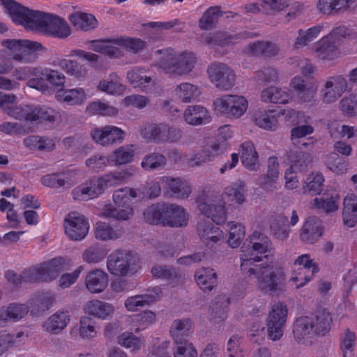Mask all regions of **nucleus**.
Segmentation results:
<instances>
[{"label": "nucleus", "mask_w": 357, "mask_h": 357, "mask_svg": "<svg viewBox=\"0 0 357 357\" xmlns=\"http://www.w3.org/2000/svg\"><path fill=\"white\" fill-rule=\"evenodd\" d=\"M271 248L270 239L265 234L255 231L243 243L240 254L241 271L248 277L254 276L257 289L268 294L281 292L285 282V274L280 266L272 261L256 264Z\"/></svg>", "instance_id": "1"}, {"label": "nucleus", "mask_w": 357, "mask_h": 357, "mask_svg": "<svg viewBox=\"0 0 357 357\" xmlns=\"http://www.w3.org/2000/svg\"><path fill=\"white\" fill-rule=\"evenodd\" d=\"M160 55L157 66L172 77L184 76L190 73L197 63L195 55L190 52H176L173 49L158 50Z\"/></svg>", "instance_id": "2"}, {"label": "nucleus", "mask_w": 357, "mask_h": 357, "mask_svg": "<svg viewBox=\"0 0 357 357\" xmlns=\"http://www.w3.org/2000/svg\"><path fill=\"white\" fill-rule=\"evenodd\" d=\"M132 176L128 171L115 174H107L98 178H93L89 182L77 186L72 191L75 199L87 200L97 197L109 187L120 184L124 180Z\"/></svg>", "instance_id": "3"}, {"label": "nucleus", "mask_w": 357, "mask_h": 357, "mask_svg": "<svg viewBox=\"0 0 357 357\" xmlns=\"http://www.w3.org/2000/svg\"><path fill=\"white\" fill-rule=\"evenodd\" d=\"M138 195L137 190L128 187L115 190L112 195L114 205H105L102 208L100 216L117 221L130 220L134 215L131 198H137Z\"/></svg>", "instance_id": "4"}, {"label": "nucleus", "mask_w": 357, "mask_h": 357, "mask_svg": "<svg viewBox=\"0 0 357 357\" xmlns=\"http://www.w3.org/2000/svg\"><path fill=\"white\" fill-rule=\"evenodd\" d=\"M0 3L4 6L15 23L26 29L43 31L50 14L30 10L13 0H0Z\"/></svg>", "instance_id": "5"}, {"label": "nucleus", "mask_w": 357, "mask_h": 357, "mask_svg": "<svg viewBox=\"0 0 357 357\" xmlns=\"http://www.w3.org/2000/svg\"><path fill=\"white\" fill-rule=\"evenodd\" d=\"M140 135L147 142L155 144L176 143L183 137V131L178 127L166 123H148L141 127Z\"/></svg>", "instance_id": "6"}, {"label": "nucleus", "mask_w": 357, "mask_h": 357, "mask_svg": "<svg viewBox=\"0 0 357 357\" xmlns=\"http://www.w3.org/2000/svg\"><path fill=\"white\" fill-rule=\"evenodd\" d=\"M67 266L66 259L55 257L27 268L25 277L33 282H49L55 280Z\"/></svg>", "instance_id": "7"}, {"label": "nucleus", "mask_w": 357, "mask_h": 357, "mask_svg": "<svg viewBox=\"0 0 357 357\" xmlns=\"http://www.w3.org/2000/svg\"><path fill=\"white\" fill-rule=\"evenodd\" d=\"M10 114L17 120L40 123H52L59 117V113L50 107L33 105H18Z\"/></svg>", "instance_id": "8"}, {"label": "nucleus", "mask_w": 357, "mask_h": 357, "mask_svg": "<svg viewBox=\"0 0 357 357\" xmlns=\"http://www.w3.org/2000/svg\"><path fill=\"white\" fill-rule=\"evenodd\" d=\"M219 200L218 195L206 191L199 192L196 198L200 213L218 225L224 223L227 215L225 206L219 204Z\"/></svg>", "instance_id": "9"}, {"label": "nucleus", "mask_w": 357, "mask_h": 357, "mask_svg": "<svg viewBox=\"0 0 357 357\" xmlns=\"http://www.w3.org/2000/svg\"><path fill=\"white\" fill-rule=\"evenodd\" d=\"M1 45L10 50L13 59L22 63H29L36 58V51L43 49L40 43L28 40L7 39Z\"/></svg>", "instance_id": "10"}, {"label": "nucleus", "mask_w": 357, "mask_h": 357, "mask_svg": "<svg viewBox=\"0 0 357 357\" xmlns=\"http://www.w3.org/2000/svg\"><path fill=\"white\" fill-rule=\"evenodd\" d=\"M248 102L244 96L226 94L213 101L214 109L229 117L238 119L245 114Z\"/></svg>", "instance_id": "11"}, {"label": "nucleus", "mask_w": 357, "mask_h": 357, "mask_svg": "<svg viewBox=\"0 0 357 357\" xmlns=\"http://www.w3.org/2000/svg\"><path fill=\"white\" fill-rule=\"evenodd\" d=\"M107 268L114 275L132 274L137 269V259L130 252L117 250L107 257Z\"/></svg>", "instance_id": "12"}, {"label": "nucleus", "mask_w": 357, "mask_h": 357, "mask_svg": "<svg viewBox=\"0 0 357 357\" xmlns=\"http://www.w3.org/2000/svg\"><path fill=\"white\" fill-rule=\"evenodd\" d=\"M206 72L210 82L220 91H228L235 84L234 71L224 63H211L208 66Z\"/></svg>", "instance_id": "13"}, {"label": "nucleus", "mask_w": 357, "mask_h": 357, "mask_svg": "<svg viewBox=\"0 0 357 357\" xmlns=\"http://www.w3.org/2000/svg\"><path fill=\"white\" fill-rule=\"evenodd\" d=\"M288 308L284 303L275 304L267 319V333L273 341L280 340L287 322Z\"/></svg>", "instance_id": "14"}, {"label": "nucleus", "mask_w": 357, "mask_h": 357, "mask_svg": "<svg viewBox=\"0 0 357 357\" xmlns=\"http://www.w3.org/2000/svg\"><path fill=\"white\" fill-rule=\"evenodd\" d=\"M63 227L65 234L70 239L81 241L87 235L89 224L84 215L73 211L65 218Z\"/></svg>", "instance_id": "15"}, {"label": "nucleus", "mask_w": 357, "mask_h": 357, "mask_svg": "<svg viewBox=\"0 0 357 357\" xmlns=\"http://www.w3.org/2000/svg\"><path fill=\"white\" fill-rule=\"evenodd\" d=\"M347 88V82L342 75H334L327 77L320 90V98L325 104H331L337 101Z\"/></svg>", "instance_id": "16"}, {"label": "nucleus", "mask_w": 357, "mask_h": 357, "mask_svg": "<svg viewBox=\"0 0 357 357\" xmlns=\"http://www.w3.org/2000/svg\"><path fill=\"white\" fill-rule=\"evenodd\" d=\"M164 188V195L168 197L186 199L192 193L190 184L183 178L163 176L160 178Z\"/></svg>", "instance_id": "17"}, {"label": "nucleus", "mask_w": 357, "mask_h": 357, "mask_svg": "<svg viewBox=\"0 0 357 357\" xmlns=\"http://www.w3.org/2000/svg\"><path fill=\"white\" fill-rule=\"evenodd\" d=\"M124 135L123 130L114 126L96 128L91 131L93 140L102 146L121 143L124 139Z\"/></svg>", "instance_id": "18"}, {"label": "nucleus", "mask_w": 357, "mask_h": 357, "mask_svg": "<svg viewBox=\"0 0 357 357\" xmlns=\"http://www.w3.org/2000/svg\"><path fill=\"white\" fill-rule=\"evenodd\" d=\"M284 114V109H259L253 112L252 121L261 129L274 131L278 126V118Z\"/></svg>", "instance_id": "19"}, {"label": "nucleus", "mask_w": 357, "mask_h": 357, "mask_svg": "<svg viewBox=\"0 0 357 357\" xmlns=\"http://www.w3.org/2000/svg\"><path fill=\"white\" fill-rule=\"evenodd\" d=\"M127 78L135 89L144 92L150 91L158 82L155 75H149L145 68L137 67L127 73Z\"/></svg>", "instance_id": "20"}, {"label": "nucleus", "mask_w": 357, "mask_h": 357, "mask_svg": "<svg viewBox=\"0 0 357 357\" xmlns=\"http://www.w3.org/2000/svg\"><path fill=\"white\" fill-rule=\"evenodd\" d=\"M330 37L327 36L323 37L314 46L317 57L322 61H333L338 58L340 54L338 40H333Z\"/></svg>", "instance_id": "21"}, {"label": "nucleus", "mask_w": 357, "mask_h": 357, "mask_svg": "<svg viewBox=\"0 0 357 357\" xmlns=\"http://www.w3.org/2000/svg\"><path fill=\"white\" fill-rule=\"evenodd\" d=\"M163 225L172 227L187 226L189 215L186 210L176 204L166 203Z\"/></svg>", "instance_id": "22"}, {"label": "nucleus", "mask_w": 357, "mask_h": 357, "mask_svg": "<svg viewBox=\"0 0 357 357\" xmlns=\"http://www.w3.org/2000/svg\"><path fill=\"white\" fill-rule=\"evenodd\" d=\"M197 234L208 247H213L222 238V231L208 220H202L197 226Z\"/></svg>", "instance_id": "23"}, {"label": "nucleus", "mask_w": 357, "mask_h": 357, "mask_svg": "<svg viewBox=\"0 0 357 357\" xmlns=\"http://www.w3.org/2000/svg\"><path fill=\"white\" fill-rule=\"evenodd\" d=\"M252 37V33L248 31H242L235 35H229L225 32H216L208 34L204 38V43L208 45L224 47L230 43H236L238 40Z\"/></svg>", "instance_id": "24"}, {"label": "nucleus", "mask_w": 357, "mask_h": 357, "mask_svg": "<svg viewBox=\"0 0 357 357\" xmlns=\"http://www.w3.org/2000/svg\"><path fill=\"white\" fill-rule=\"evenodd\" d=\"M162 291L155 287L152 291L144 294H139L128 297L124 303L125 307L130 312H135L139 307H143L160 298Z\"/></svg>", "instance_id": "25"}, {"label": "nucleus", "mask_w": 357, "mask_h": 357, "mask_svg": "<svg viewBox=\"0 0 357 357\" xmlns=\"http://www.w3.org/2000/svg\"><path fill=\"white\" fill-rule=\"evenodd\" d=\"M70 320L68 311L58 310L43 322L42 327L46 332L56 335L67 326Z\"/></svg>", "instance_id": "26"}, {"label": "nucleus", "mask_w": 357, "mask_h": 357, "mask_svg": "<svg viewBox=\"0 0 357 357\" xmlns=\"http://www.w3.org/2000/svg\"><path fill=\"white\" fill-rule=\"evenodd\" d=\"M56 99L69 106L82 105L87 98L83 88L61 89L55 94Z\"/></svg>", "instance_id": "27"}, {"label": "nucleus", "mask_w": 357, "mask_h": 357, "mask_svg": "<svg viewBox=\"0 0 357 357\" xmlns=\"http://www.w3.org/2000/svg\"><path fill=\"white\" fill-rule=\"evenodd\" d=\"M86 288L92 294L102 292L108 285V275L101 269L90 271L85 277Z\"/></svg>", "instance_id": "28"}, {"label": "nucleus", "mask_w": 357, "mask_h": 357, "mask_svg": "<svg viewBox=\"0 0 357 357\" xmlns=\"http://www.w3.org/2000/svg\"><path fill=\"white\" fill-rule=\"evenodd\" d=\"M183 119L186 123L196 126L209 123L211 116L206 107L195 105L188 106L183 112Z\"/></svg>", "instance_id": "29"}, {"label": "nucleus", "mask_w": 357, "mask_h": 357, "mask_svg": "<svg viewBox=\"0 0 357 357\" xmlns=\"http://www.w3.org/2000/svg\"><path fill=\"white\" fill-rule=\"evenodd\" d=\"M43 32L53 37L63 39L70 35L71 29L63 19L50 14Z\"/></svg>", "instance_id": "30"}, {"label": "nucleus", "mask_w": 357, "mask_h": 357, "mask_svg": "<svg viewBox=\"0 0 357 357\" xmlns=\"http://www.w3.org/2000/svg\"><path fill=\"white\" fill-rule=\"evenodd\" d=\"M225 148L219 143H214L195 154L188 163L189 166L200 167L205 163L212 161L216 156L223 152Z\"/></svg>", "instance_id": "31"}, {"label": "nucleus", "mask_w": 357, "mask_h": 357, "mask_svg": "<svg viewBox=\"0 0 357 357\" xmlns=\"http://www.w3.org/2000/svg\"><path fill=\"white\" fill-rule=\"evenodd\" d=\"M260 98L266 103L287 104L291 100V95L287 88L271 86L261 91Z\"/></svg>", "instance_id": "32"}, {"label": "nucleus", "mask_w": 357, "mask_h": 357, "mask_svg": "<svg viewBox=\"0 0 357 357\" xmlns=\"http://www.w3.org/2000/svg\"><path fill=\"white\" fill-rule=\"evenodd\" d=\"M278 46L268 40H258L246 45L243 52L251 56L272 57L278 54Z\"/></svg>", "instance_id": "33"}, {"label": "nucleus", "mask_w": 357, "mask_h": 357, "mask_svg": "<svg viewBox=\"0 0 357 357\" xmlns=\"http://www.w3.org/2000/svg\"><path fill=\"white\" fill-rule=\"evenodd\" d=\"M287 158L290 165L288 169L296 172L305 171L312 162L310 153L296 149H289L287 151Z\"/></svg>", "instance_id": "34"}, {"label": "nucleus", "mask_w": 357, "mask_h": 357, "mask_svg": "<svg viewBox=\"0 0 357 357\" xmlns=\"http://www.w3.org/2000/svg\"><path fill=\"white\" fill-rule=\"evenodd\" d=\"M293 333L295 339L302 343L315 336L313 330V322L310 316L300 317L295 320Z\"/></svg>", "instance_id": "35"}, {"label": "nucleus", "mask_w": 357, "mask_h": 357, "mask_svg": "<svg viewBox=\"0 0 357 357\" xmlns=\"http://www.w3.org/2000/svg\"><path fill=\"white\" fill-rule=\"evenodd\" d=\"M58 65L64 72L74 79L79 82L85 81L89 77L87 67L73 59H61Z\"/></svg>", "instance_id": "36"}, {"label": "nucleus", "mask_w": 357, "mask_h": 357, "mask_svg": "<svg viewBox=\"0 0 357 357\" xmlns=\"http://www.w3.org/2000/svg\"><path fill=\"white\" fill-rule=\"evenodd\" d=\"M29 308L25 304L13 303L0 308V319L6 326L7 322H16L24 318L29 312Z\"/></svg>", "instance_id": "37"}, {"label": "nucleus", "mask_w": 357, "mask_h": 357, "mask_svg": "<svg viewBox=\"0 0 357 357\" xmlns=\"http://www.w3.org/2000/svg\"><path fill=\"white\" fill-rule=\"evenodd\" d=\"M174 343L188 342L187 338L192 333V322L190 319L174 320L169 330Z\"/></svg>", "instance_id": "38"}, {"label": "nucleus", "mask_w": 357, "mask_h": 357, "mask_svg": "<svg viewBox=\"0 0 357 357\" xmlns=\"http://www.w3.org/2000/svg\"><path fill=\"white\" fill-rule=\"evenodd\" d=\"M294 265L302 266L301 271L303 273H299V275H301L300 277L292 278V280L294 282H298L303 280L302 275H304L303 279L305 280L304 282H301L300 284H297V288L303 287L305 283L310 281L314 274L318 272L317 266L314 263L312 262V260L310 259V256L307 254L299 256L296 259Z\"/></svg>", "instance_id": "39"}, {"label": "nucleus", "mask_w": 357, "mask_h": 357, "mask_svg": "<svg viewBox=\"0 0 357 357\" xmlns=\"http://www.w3.org/2000/svg\"><path fill=\"white\" fill-rule=\"evenodd\" d=\"M321 221L314 217L309 218L301 229L300 238L302 241L312 244L321 236Z\"/></svg>", "instance_id": "40"}, {"label": "nucleus", "mask_w": 357, "mask_h": 357, "mask_svg": "<svg viewBox=\"0 0 357 357\" xmlns=\"http://www.w3.org/2000/svg\"><path fill=\"white\" fill-rule=\"evenodd\" d=\"M229 299L225 296H219L211 301L209 309V318L213 324H220L227 317Z\"/></svg>", "instance_id": "41"}, {"label": "nucleus", "mask_w": 357, "mask_h": 357, "mask_svg": "<svg viewBox=\"0 0 357 357\" xmlns=\"http://www.w3.org/2000/svg\"><path fill=\"white\" fill-rule=\"evenodd\" d=\"M313 322V330L315 335L324 336L328 333L331 328L332 317L326 310H319L315 314L310 315Z\"/></svg>", "instance_id": "42"}, {"label": "nucleus", "mask_w": 357, "mask_h": 357, "mask_svg": "<svg viewBox=\"0 0 357 357\" xmlns=\"http://www.w3.org/2000/svg\"><path fill=\"white\" fill-rule=\"evenodd\" d=\"M87 314L101 319H107L112 317L114 307L112 304L100 300L89 301L85 306Z\"/></svg>", "instance_id": "43"}, {"label": "nucleus", "mask_w": 357, "mask_h": 357, "mask_svg": "<svg viewBox=\"0 0 357 357\" xmlns=\"http://www.w3.org/2000/svg\"><path fill=\"white\" fill-rule=\"evenodd\" d=\"M240 152L243 166L250 171H257L259 167V162L254 144L250 141L244 142L241 145Z\"/></svg>", "instance_id": "44"}, {"label": "nucleus", "mask_w": 357, "mask_h": 357, "mask_svg": "<svg viewBox=\"0 0 357 357\" xmlns=\"http://www.w3.org/2000/svg\"><path fill=\"white\" fill-rule=\"evenodd\" d=\"M339 202L340 196L337 193H324L320 197L314 198L310 205L312 208L328 213L337 210Z\"/></svg>", "instance_id": "45"}, {"label": "nucleus", "mask_w": 357, "mask_h": 357, "mask_svg": "<svg viewBox=\"0 0 357 357\" xmlns=\"http://www.w3.org/2000/svg\"><path fill=\"white\" fill-rule=\"evenodd\" d=\"M121 228H114L107 222L99 221L96 224L94 236L102 241H116L123 236Z\"/></svg>", "instance_id": "46"}, {"label": "nucleus", "mask_w": 357, "mask_h": 357, "mask_svg": "<svg viewBox=\"0 0 357 357\" xmlns=\"http://www.w3.org/2000/svg\"><path fill=\"white\" fill-rule=\"evenodd\" d=\"M197 284L205 292L211 291L217 282V275L213 268H202L195 273Z\"/></svg>", "instance_id": "47"}, {"label": "nucleus", "mask_w": 357, "mask_h": 357, "mask_svg": "<svg viewBox=\"0 0 357 357\" xmlns=\"http://www.w3.org/2000/svg\"><path fill=\"white\" fill-rule=\"evenodd\" d=\"M324 177L321 172H312L305 180L302 190L304 194L312 196L320 195L324 186Z\"/></svg>", "instance_id": "48"}, {"label": "nucleus", "mask_w": 357, "mask_h": 357, "mask_svg": "<svg viewBox=\"0 0 357 357\" xmlns=\"http://www.w3.org/2000/svg\"><path fill=\"white\" fill-rule=\"evenodd\" d=\"M343 220L345 225L352 227L357 222V196L351 194L344 199L342 212Z\"/></svg>", "instance_id": "49"}, {"label": "nucleus", "mask_w": 357, "mask_h": 357, "mask_svg": "<svg viewBox=\"0 0 357 357\" xmlns=\"http://www.w3.org/2000/svg\"><path fill=\"white\" fill-rule=\"evenodd\" d=\"M324 24H319L309 28L307 30L299 29L298 31V36L294 41V47L299 49L307 45L310 43L317 38V36L324 29Z\"/></svg>", "instance_id": "50"}, {"label": "nucleus", "mask_w": 357, "mask_h": 357, "mask_svg": "<svg viewBox=\"0 0 357 357\" xmlns=\"http://www.w3.org/2000/svg\"><path fill=\"white\" fill-rule=\"evenodd\" d=\"M166 165V157L159 152H152L145 155L140 163L141 167L146 172L162 169Z\"/></svg>", "instance_id": "51"}, {"label": "nucleus", "mask_w": 357, "mask_h": 357, "mask_svg": "<svg viewBox=\"0 0 357 357\" xmlns=\"http://www.w3.org/2000/svg\"><path fill=\"white\" fill-rule=\"evenodd\" d=\"M166 203H156L146 208L143 212L144 220L150 225H163Z\"/></svg>", "instance_id": "52"}, {"label": "nucleus", "mask_w": 357, "mask_h": 357, "mask_svg": "<svg viewBox=\"0 0 357 357\" xmlns=\"http://www.w3.org/2000/svg\"><path fill=\"white\" fill-rule=\"evenodd\" d=\"M98 89L108 94L121 95L124 92L126 86L121 83L120 78L116 73H112L108 78L99 82Z\"/></svg>", "instance_id": "53"}, {"label": "nucleus", "mask_w": 357, "mask_h": 357, "mask_svg": "<svg viewBox=\"0 0 357 357\" xmlns=\"http://www.w3.org/2000/svg\"><path fill=\"white\" fill-rule=\"evenodd\" d=\"M245 188L244 181L241 180L236 181L225 188L222 195L231 198V200L236 204L242 205L246 202Z\"/></svg>", "instance_id": "54"}, {"label": "nucleus", "mask_w": 357, "mask_h": 357, "mask_svg": "<svg viewBox=\"0 0 357 357\" xmlns=\"http://www.w3.org/2000/svg\"><path fill=\"white\" fill-rule=\"evenodd\" d=\"M176 97L183 102H190L196 100L200 91L198 87L188 82L181 83L174 90Z\"/></svg>", "instance_id": "55"}, {"label": "nucleus", "mask_w": 357, "mask_h": 357, "mask_svg": "<svg viewBox=\"0 0 357 357\" xmlns=\"http://www.w3.org/2000/svg\"><path fill=\"white\" fill-rule=\"evenodd\" d=\"M69 20L76 29L84 31L93 29L97 26V20L92 15L75 13L70 16Z\"/></svg>", "instance_id": "56"}, {"label": "nucleus", "mask_w": 357, "mask_h": 357, "mask_svg": "<svg viewBox=\"0 0 357 357\" xmlns=\"http://www.w3.org/2000/svg\"><path fill=\"white\" fill-rule=\"evenodd\" d=\"M106 249L99 245H93L84 250L82 254L84 262L89 264H97L104 260L107 256Z\"/></svg>", "instance_id": "57"}, {"label": "nucleus", "mask_w": 357, "mask_h": 357, "mask_svg": "<svg viewBox=\"0 0 357 357\" xmlns=\"http://www.w3.org/2000/svg\"><path fill=\"white\" fill-rule=\"evenodd\" d=\"M356 336L354 332L347 328L340 337V348L342 357H354Z\"/></svg>", "instance_id": "58"}, {"label": "nucleus", "mask_w": 357, "mask_h": 357, "mask_svg": "<svg viewBox=\"0 0 357 357\" xmlns=\"http://www.w3.org/2000/svg\"><path fill=\"white\" fill-rule=\"evenodd\" d=\"M135 150L132 144L121 146L116 149L110 156V161L116 165L130 162L134 157Z\"/></svg>", "instance_id": "59"}, {"label": "nucleus", "mask_w": 357, "mask_h": 357, "mask_svg": "<svg viewBox=\"0 0 357 357\" xmlns=\"http://www.w3.org/2000/svg\"><path fill=\"white\" fill-rule=\"evenodd\" d=\"M151 273L153 277L169 282H176L181 278V273L176 268L155 265L151 268Z\"/></svg>", "instance_id": "60"}, {"label": "nucleus", "mask_w": 357, "mask_h": 357, "mask_svg": "<svg viewBox=\"0 0 357 357\" xmlns=\"http://www.w3.org/2000/svg\"><path fill=\"white\" fill-rule=\"evenodd\" d=\"M54 301V296L49 292L42 293L31 300V312L34 313L43 312L47 310Z\"/></svg>", "instance_id": "61"}, {"label": "nucleus", "mask_w": 357, "mask_h": 357, "mask_svg": "<svg viewBox=\"0 0 357 357\" xmlns=\"http://www.w3.org/2000/svg\"><path fill=\"white\" fill-rule=\"evenodd\" d=\"M160 181H150L146 182L144 184L141 185L137 190L138 197L154 199L158 197L161 194Z\"/></svg>", "instance_id": "62"}, {"label": "nucleus", "mask_w": 357, "mask_h": 357, "mask_svg": "<svg viewBox=\"0 0 357 357\" xmlns=\"http://www.w3.org/2000/svg\"><path fill=\"white\" fill-rule=\"evenodd\" d=\"M40 75L46 79L47 84L54 87L63 88L65 85L66 77L63 73L57 70L45 68L40 71Z\"/></svg>", "instance_id": "63"}, {"label": "nucleus", "mask_w": 357, "mask_h": 357, "mask_svg": "<svg viewBox=\"0 0 357 357\" xmlns=\"http://www.w3.org/2000/svg\"><path fill=\"white\" fill-rule=\"evenodd\" d=\"M228 226L229 227L228 243L232 248H237L245 236V227L241 223L234 222H229Z\"/></svg>", "instance_id": "64"}]
</instances>
